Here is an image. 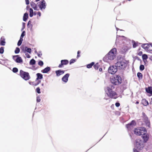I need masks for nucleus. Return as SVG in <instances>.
<instances>
[{"instance_id":"obj_2","label":"nucleus","mask_w":152,"mask_h":152,"mask_svg":"<svg viewBox=\"0 0 152 152\" xmlns=\"http://www.w3.org/2000/svg\"><path fill=\"white\" fill-rule=\"evenodd\" d=\"M117 50L115 48L111 50L110 52L104 57L103 60L106 62L113 60L115 59L116 55Z\"/></svg>"},{"instance_id":"obj_23","label":"nucleus","mask_w":152,"mask_h":152,"mask_svg":"<svg viewBox=\"0 0 152 152\" xmlns=\"http://www.w3.org/2000/svg\"><path fill=\"white\" fill-rule=\"evenodd\" d=\"M37 80L41 79L43 78L42 75L40 73H38L37 74Z\"/></svg>"},{"instance_id":"obj_60","label":"nucleus","mask_w":152,"mask_h":152,"mask_svg":"<svg viewBox=\"0 0 152 152\" xmlns=\"http://www.w3.org/2000/svg\"><path fill=\"white\" fill-rule=\"evenodd\" d=\"M44 86V84H43V83H42V86Z\"/></svg>"},{"instance_id":"obj_16","label":"nucleus","mask_w":152,"mask_h":152,"mask_svg":"<svg viewBox=\"0 0 152 152\" xmlns=\"http://www.w3.org/2000/svg\"><path fill=\"white\" fill-rule=\"evenodd\" d=\"M65 71L58 70L56 71V73L57 76H59L60 75L63 74L64 72Z\"/></svg>"},{"instance_id":"obj_37","label":"nucleus","mask_w":152,"mask_h":152,"mask_svg":"<svg viewBox=\"0 0 152 152\" xmlns=\"http://www.w3.org/2000/svg\"><path fill=\"white\" fill-rule=\"evenodd\" d=\"M4 52V48L3 47H1L0 48V53L2 54Z\"/></svg>"},{"instance_id":"obj_63","label":"nucleus","mask_w":152,"mask_h":152,"mask_svg":"<svg viewBox=\"0 0 152 152\" xmlns=\"http://www.w3.org/2000/svg\"><path fill=\"white\" fill-rule=\"evenodd\" d=\"M104 99H106V100H107V98H106L105 97V98H104Z\"/></svg>"},{"instance_id":"obj_36","label":"nucleus","mask_w":152,"mask_h":152,"mask_svg":"<svg viewBox=\"0 0 152 152\" xmlns=\"http://www.w3.org/2000/svg\"><path fill=\"white\" fill-rule=\"evenodd\" d=\"M145 69L144 66L143 65H141L140 67V69L141 71Z\"/></svg>"},{"instance_id":"obj_61","label":"nucleus","mask_w":152,"mask_h":152,"mask_svg":"<svg viewBox=\"0 0 152 152\" xmlns=\"http://www.w3.org/2000/svg\"><path fill=\"white\" fill-rule=\"evenodd\" d=\"M118 36L117 35V38H116V39H117L118 38ZM118 37H120V36H118Z\"/></svg>"},{"instance_id":"obj_48","label":"nucleus","mask_w":152,"mask_h":152,"mask_svg":"<svg viewBox=\"0 0 152 152\" xmlns=\"http://www.w3.org/2000/svg\"><path fill=\"white\" fill-rule=\"evenodd\" d=\"M26 4L27 5L28 4H29V1L28 0H26Z\"/></svg>"},{"instance_id":"obj_11","label":"nucleus","mask_w":152,"mask_h":152,"mask_svg":"<svg viewBox=\"0 0 152 152\" xmlns=\"http://www.w3.org/2000/svg\"><path fill=\"white\" fill-rule=\"evenodd\" d=\"M21 49L22 50V51L25 53L28 52L29 53H31V48H28L27 47H24L21 46L20 47Z\"/></svg>"},{"instance_id":"obj_1","label":"nucleus","mask_w":152,"mask_h":152,"mask_svg":"<svg viewBox=\"0 0 152 152\" xmlns=\"http://www.w3.org/2000/svg\"><path fill=\"white\" fill-rule=\"evenodd\" d=\"M115 87L113 85H110L105 89V92L109 97L115 99L118 97V95L114 91Z\"/></svg>"},{"instance_id":"obj_32","label":"nucleus","mask_w":152,"mask_h":152,"mask_svg":"<svg viewBox=\"0 0 152 152\" xmlns=\"http://www.w3.org/2000/svg\"><path fill=\"white\" fill-rule=\"evenodd\" d=\"M76 59H72L70 60V64H71L74 63L76 61Z\"/></svg>"},{"instance_id":"obj_7","label":"nucleus","mask_w":152,"mask_h":152,"mask_svg":"<svg viewBox=\"0 0 152 152\" xmlns=\"http://www.w3.org/2000/svg\"><path fill=\"white\" fill-rule=\"evenodd\" d=\"M20 75L23 79L26 80H28L30 78L29 73L27 72H24L22 70L20 71Z\"/></svg>"},{"instance_id":"obj_4","label":"nucleus","mask_w":152,"mask_h":152,"mask_svg":"<svg viewBox=\"0 0 152 152\" xmlns=\"http://www.w3.org/2000/svg\"><path fill=\"white\" fill-rule=\"evenodd\" d=\"M144 142L142 140L140 139H137L135 145V148L139 150H141L144 146Z\"/></svg>"},{"instance_id":"obj_57","label":"nucleus","mask_w":152,"mask_h":152,"mask_svg":"<svg viewBox=\"0 0 152 152\" xmlns=\"http://www.w3.org/2000/svg\"><path fill=\"white\" fill-rule=\"evenodd\" d=\"M139 102L138 101H137L136 103L137 104H139Z\"/></svg>"},{"instance_id":"obj_35","label":"nucleus","mask_w":152,"mask_h":152,"mask_svg":"<svg viewBox=\"0 0 152 152\" xmlns=\"http://www.w3.org/2000/svg\"><path fill=\"white\" fill-rule=\"evenodd\" d=\"M94 69L96 70L99 67V64L98 63H96V64L94 65Z\"/></svg>"},{"instance_id":"obj_28","label":"nucleus","mask_w":152,"mask_h":152,"mask_svg":"<svg viewBox=\"0 0 152 152\" xmlns=\"http://www.w3.org/2000/svg\"><path fill=\"white\" fill-rule=\"evenodd\" d=\"M137 76L139 79H142V74L140 72H138L137 73Z\"/></svg>"},{"instance_id":"obj_42","label":"nucleus","mask_w":152,"mask_h":152,"mask_svg":"<svg viewBox=\"0 0 152 152\" xmlns=\"http://www.w3.org/2000/svg\"><path fill=\"white\" fill-rule=\"evenodd\" d=\"M41 101V99L39 96H37V102H39Z\"/></svg>"},{"instance_id":"obj_52","label":"nucleus","mask_w":152,"mask_h":152,"mask_svg":"<svg viewBox=\"0 0 152 152\" xmlns=\"http://www.w3.org/2000/svg\"><path fill=\"white\" fill-rule=\"evenodd\" d=\"M120 37H122L124 39H125L126 38L125 37H124V36H120Z\"/></svg>"},{"instance_id":"obj_8","label":"nucleus","mask_w":152,"mask_h":152,"mask_svg":"<svg viewBox=\"0 0 152 152\" xmlns=\"http://www.w3.org/2000/svg\"><path fill=\"white\" fill-rule=\"evenodd\" d=\"M37 5L40 9L43 11V10H45L46 8V4L44 0H42L37 3Z\"/></svg>"},{"instance_id":"obj_44","label":"nucleus","mask_w":152,"mask_h":152,"mask_svg":"<svg viewBox=\"0 0 152 152\" xmlns=\"http://www.w3.org/2000/svg\"><path fill=\"white\" fill-rule=\"evenodd\" d=\"M25 55H26V56L27 58H29L31 57V56H30V55L29 54H28L27 53H25Z\"/></svg>"},{"instance_id":"obj_39","label":"nucleus","mask_w":152,"mask_h":152,"mask_svg":"<svg viewBox=\"0 0 152 152\" xmlns=\"http://www.w3.org/2000/svg\"><path fill=\"white\" fill-rule=\"evenodd\" d=\"M137 43L134 42L133 44V48H135L137 46Z\"/></svg>"},{"instance_id":"obj_49","label":"nucleus","mask_w":152,"mask_h":152,"mask_svg":"<svg viewBox=\"0 0 152 152\" xmlns=\"http://www.w3.org/2000/svg\"><path fill=\"white\" fill-rule=\"evenodd\" d=\"M37 14L39 15V16H40L41 15V13L39 12H38Z\"/></svg>"},{"instance_id":"obj_22","label":"nucleus","mask_w":152,"mask_h":152,"mask_svg":"<svg viewBox=\"0 0 152 152\" xmlns=\"http://www.w3.org/2000/svg\"><path fill=\"white\" fill-rule=\"evenodd\" d=\"M28 17V14L27 13H25L23 15V20L24 21H26Z\"/></svg>"},{"instance_id":"obj_30","label":"nucleus","mask_w":152,"mask_h":152,"mask_svg":"<svg viewBox=\"0 0 152 152\" xmlns=\"http://www.w3.org/2000/svg\"><path fill=\"white\" fill-rule=\"evenodd\" d=\"M145 123L146 125L148 127H150V124L149 121L148 120L146 121H145Z\"/></svg>"},{"instance_id":"obj_33","label":"nucleus","mask_w":152,"mask_h":152,"mask_svg":"<svg viewBox=\"0 0 152 152\" xmlns=\"http://www.w3.org/2000/svg\"><path fill=\"white\" fill-rule=\"evenodd\" d=\"M43 62L42 61H39L38 63V65L40 66H42L43 65Z\"/></svg>"},{"instance_id":"obj_21","label":"nucleus","mask_w":152,"mask_h":152,"mask_svg":"<svg viewBox=\"0 0 152 152\" xmlns=\"http://www.w3.org/2000/svg\"><path fill=\"white\" fill-rule=\"evenodd\" d=\"M17 63H21L22 62L23 60L20 57H18L15 59V61Z\"/></svg>"},{"instance_id":"obj_46","label":"nucleus","mask_w":152,"mask_h":152,"mask_svg":"<svg viewBox=\"0 0 152 152\" xmlns=\"http://www.w3.org/2000/svg\"><path fill=\"white\" fill-rule=\"evenodd\" d=\"M144 122H145V121H146L148 120V118L146 116H144Z\"/></svg>"},{"instance_id":"obj_55","label":"nucleus","mask_w":152,"mask_h":152,"mask_svg":"<svg viewBox=\"0 0 152 152\" xmlns=\"http://www.w3.org/2000/svg\"><path fill=\"white\" fill-rule=\"evenodd\" d=\"M80 56V55H79L78 54H77V58H78Z\"/></svg>"},{"instance_id":"obj_27","label":"nucleus","mask_w":152,"mask_h":152,"mask_svg":"<svg viewBox=\"0 0 152 152\" xmlns=\"http://www.w3.org/2000/svg\"><path fill=\"white\" fill-rule=\"evenodd\" d=\"M94 64V62H92L91 63L88 64L87 66V67L88 68H90Z\"/></svg>"},{"instance_id":"obj_53","label":"nucleus","mask_w":152,"mask_h":152,"mask_svg":"<svg viewBox=\"0 0 152 152\" xmlns=\"http://www.w3.org/2000/svg\"><path fill=\"white\" fill-rule=\"evenodd\" d=\"M37 14V12H34V15H36V14Z\"/></svg>"},{"instance_id":"obj_5","label":"nucleus","mask_w":152,"mask_h":152,"mask_svg":"<svg viewBox=\"0 0 152 152\" xmlns=\"http://www.w3.org/2000/svg\"><path fill=\"white\" fill-rule=\"evenodd\" d=\"M110 81L112 83L115 85H117L120 84L121 83L122 80L120 76L116 75L111 79Z\"/></svg>"},{"instance_id":"obj_12","label":"nucleus","mask_w":152,"mask_h":152,"mask_svg":"<svg viewBox=\"0 0 152 152\" xmlns=\"http://www.w3.org/2000/svg\"><path fill=\"white\" fill-rule=\"evenodd\" d=\"M142 135V137L144 140L143 142H146L149 138V134L146 133H143Z\"/></svg>"},{"instance_id":"obj_34","label":"nucleus","mask_w":152,"mask_h":152,"mask_svg":"<svg viewBox=\"0 0 152 152\" xmlns=\"http://www.w3.org/2000/svg\"><path fill=\"white\" fill-rule=\"evenodd\" d=\"M37 54L39 57H40L42 55V51H39L38 53H37Z\"/></svg>"},{"instance_id":"obj_41","label":"nucleus","mask_w":152,"mask_h":152,"mask_svg":"<svg viewBox=\"0 0 152 152\" xmlns=\"http://www.w3.org/2000/svg\"><path fill=\"white\" fill-rule=\"evenodd\" d=\"M36 91L38 93V94H40V89L39 88V87H37L36 89Z\"/></svg>"},{"instance_id":"obj_6","label":"nucleus","mask_w":152,"mask_h":152,"mask_svg":"<svg viewBox=\"0 0 152 152\" xmlns=\"http://www.w3.org/2000/svg\"><path fill=\"white\" fill-rule=\"evenodd\" d=\"M146 129L144 127H140L135 129L134 134L137 135H142L144 132H146Z\"/></svg>"},{"instance_id":"obj_17","label":"nucleus","mask_w":152,"mask_h":152,"mask_svg":"<svg viewBox=\"0 0 152 152\" xmlns=\"http://www.w3.org/2000/svg\"><path fill=\"white\" fill-rule=\"evenodd\" d=\"M5 39L4 37H2L0 40V44L1 45L4 46L5 45Z\"/></svg>"},{"instance_id":"obj_54","label":"nucleus","mask_w":152,"mask_h":152,"mask_svg":"<svg viewBox=\"0 0 152 152\" xmlns=\"http://www.w3.org/2000/svg\"><path fill=\"white\" fill-rule=\"evenodd\" d=\"M99 70L100 71H101L102 70V69L101 68H100L99 69Z\"/></svg>"},{"instance_id":"obj_14","label":"nucleus","mask_w":152,"mask_h":152,"mask_svg":"<svg viewBox=\"0 0 152 152\" xmlns=\"http://www.w3.org/2000/svg\"><path fill=\"white\" fill-rule=\"evenodd\" d=\"M69 74L68 73L66 74L62 78V80L65 83H66L68 81V78L69 77Z\"/></svg>"},{"instance_id":"obj_50","label":"nucleus","mask_w":152,"mask_h":152,"mask_svg":"<svg viewBox=\"0 0 152 152\" xmlns=\"http://www.w3.org/2000/svg\"><path fill=\"white\" fill-rule=\"evenodd\" d=\"M23 37H20V39H19V40H20V41L22 42V41H23Z\"/></svg>"},{"instance_id":"obj_24","label":"nucleus","mask_w":152,"mask_h":152,"mask_svg":"<svg viewBox=\"0 0 152 152\" xmlns=\"http://www.w3.org/2000/svg\"><path fill=\"white\" fill-rule=\"evenodd\" d=\"M30 10V14L29 16L30 17H33V15H34V12L33 10L32 9L30 8L29 9Z\"/></svg>"},{"instance_id":"obj_38","label":"nucleus","mask_w":152,"mask_h":152,"mask_svg":"<svg viewBox=\"0 0 152 152\" xmlns=\"http://www.w3.org/2000/svg\"><path fill=\"white\" fill-rule=\"evenodd\" d=\"M18 69L17 68H14L12 69V71L15 73L17 72H18Z\"/></svg>"},{"instance_id":"obj_43","label":"nucleus","mask_w":152,"mask_h":152,"mask_svg":"<svg viewBox=\"0 0 152 152\" xmlns=\"http://www.w3.org/2000/svg\"><path fill=\"white\" fill-rule=\"evenodd\" d=\"M18 56V55L14 56H13L12 58L15 61V59Z\"/></svg>"},{"instance_id":"obj_51","label":"nucleus","mask_w":152,"mask_h":152,"mask_svg":"<svg viewBox=\"0 0 152 152\" xmlns=\"http://www.w3.org/2000/svg\"><path fill=\"white\" fill-rule=\"evenodd\" d=\"M30 23H31V21H29L28 22V24H27V26H28V27H29V26H29V24Z\"/></svg>"},{"instance_id":"obj_13","label":"nucleus","mask_w":152,"mask_h":152,"mask_svg":"<svg viewBox=\"0 0 152 152\" xmlns=\"http://www.w3.org/2000/svg\"><path fill=\"white\" fill-rule=\"evenodd\" d=\"M69 61L67 60H63L61 61V63L58 66V67L61 68L64 65H67L68 64Z\"/></svg>"},{"instance_id":"obj_20","label":"nucleus","mask_w":152,"mask_h":152,"mask_svg":"<svg viewBox=\"0 0 152 152\" xmlns=\"http://www.w3.org/2000/svg\"><path fill=\"white\" fill-rule=\"evenodd\" d=\"M146 91L147 93L152 94V87H150L146 88Z\"/></svg>"},{"instance_id":"obj_19","label":"nucleus","mask_w":152,"mask_h":152,"mask_svg":"<svg viewBox=\"0 0 152 152\" xmlns=\"http://www.w3.org/2000/svg\"><path fill=\"white\" fill-rule=\"evenodd\" d=\"M145 46L144 48L145 49H148L149 50H152V45H147L146 44H144V46Z\"/></svg>"},{"instance_id":"obj_18","label":"nucleus","mask_w":152,"mask_h":152,"mask_svg":"<svg viewBox=\"0 0 152 152\" xmlns=\"http://www.w3.org/2000/svg\"><path fill=\"white\" fill-rule=\"evenodd\" d=\"M50 68L49 67H47L42 70V72L43 73H47L49 72Z\"/></svg>"},{"instance_id":"obj_59","label":"nucleus","mask_w":152,"mask_h":152,"mask_svg":"<svg viewBox=\"0 0 152 152\" xmlns=\"http://www.w3.org/2000/svg\"><path fill=\"white\" fill-rule=\"evenodd\" d=\"M35 53H36L37 54V53H38V52H37V51L36 50H35Z\"/></svg>"},{"instance_id":"obj_9","label":"nucleus","mask_w":152,"mask_h":152,"mask_svg":"<svg viewBox=\"0 0 152 152\" xmlns=\"http://www.w3.org/2000/svg\"><path fill=\"white\" fill-rule=\"evenodd\" d=\"M118 69L115 65V66H110L109 68L108 72L111 74H114L117 71Z\"/></svg>"},{"instance_id":"obj_31","label":"nucleus","mask_w":152,"mask_h":152,"mask_svg":"<svg viewBox=\"0 0 152 152\" xmlns=\"http://www.w3.org/2000/svg\"><path fill=\"white\" fill-rule=\"evenodd\" d=\"M20 51V50L19 48L17 47L16 48V49L15 51V53H18Z\"/></svg>"},{"instance_id":"obj_15","label":"nucleus","mask_w":152,"mask_h":152,"mask_svg":"<svg viewBox=\"0 0 152 152\" xmlns=\"http://www.w3.org/2000/svg\"><path fill=\"white\" fill-rule=\"evenodd\" d=\"M31 6V7L33 8L34 10H38L39 9L38 8L37 5L34 2L31 1L30 3Z\"/></svg>"},{"instance_id":"obj_45","label":"nucleus","mask_w":152,"mask_h":152,"mask_svg":"<svg viewBox=\"0 0 152 152\" xmlns=\"http://www.w3.org/2000/svg\"><path fill=\"white\" fill-rule=\"evenodd\" d=\"M22 42L20 41V40H19L18 42V46H20L21 45V44H22Z\"/></svg>"},{"instance_id":"obj_26","label":"nucleus","mask_w":152,"mask_h":152,"mask_svg":"<svg viewBox=\"0 0 152 152\" xmlns=\"http://www.w3.org/2000/svg\"><path fill=\"white\" fill-rule=\"evenodd\" d=\"M143 104L145 106H147L148 105V101L145 99H143L142 101Z\"/></svg>"},{"instance_id":"obj_29","label":"nucleus","mask_w":152,"mask_h":152,"mask_svg":"<svg viewBox=\"0 0 152 152\" xmlns=\"http://www.w3.org/2000/svg\"><path fill=\"white\" fill-rule=\"evenodd\" d=\"M148 58L147 55L146 54H144L142 56V58L143 60H146Z\"/></svg>"},{"instance_id":"obj_47","label":"nucleus","mask_w":152,"mask_h":152,"mask_svg":"<svg viewBox=\"0 0 152 152\" xmlns=\"http://www.w3.org/2000/svg\"><path fill=\"white\" fill-rule=\"evenodd\" d=\"M115 105L116 107H118L120 105V104L118 102H116L115 104Z\"/></svg>"},{"instance_id":"obj_56","label":"nucleus","mask_w":152,"mask_h":152,"mask_svg":"<svg viewBox=\"0 0 152 152\" xmlns=\"http://www.w3.org/2000/svg\"><path fill=\"white\" fill-rule=\"evenodd\" d=\"M80 53V51H78V52H77V54H79Z\"/></svg>"},{"instance_id":"obj_10","label":"nucleus","mask_w":152,"mask_h":152,"mask_svg":"<svg viewBox=\"0 0 152 152\" xmlns=\"http://www.w3.org/2000/svg\"><path fill=\"white\" fill-rule=\"evenodd\" d=\"M136 125V123L135 121H132L131 123L126 125V127L129 130H131L133 129V127Z\"/></svg>"},{"instance_id":"obj_25","label":"nucleus","mask_w":152,"mask_h":152,"mask_svg":"<svg viewBox=\"0 0 152 152\" xmlns=\"http://www.w3.org/2000/svg\"><path fill=\"white\" fill-rule=\"evenodd\" d=\"M36 61L34 59H31L30 61V64L31 65H33L35 64Z\"/></svg>"},{"instance_id":"obj_64","label":"nucleus","mask_w":152,"mask_h":152,"mask_svg":"<svg viewBox=\"0 0 152 152\" xmlns=\"http://www.w3.org/2000/svg\"><path fill=\"white\" fill-rule=\"evenodd\" d=\"M25 24L24 23H23V24Z\"/></svg>"},{"instance_id":"obj_40","label":"nucleus","mask_w":152,"mask_h":152,"mask_svg":"<svg viewBox=\"0 0 152 152\" xmlns=\"http://www.w3.org/2000/svg\"><path fill=\"white\" fill-rule=\"evenodd\" d=\"M25 31H23L20 37L23 38L25 35Z\"/></svg>"},{"instance_id":"obj_3","label":"nucleus","mask_w":152,"mask_h":152,"mask_svg":"<svg viewBox=\"0 0 152 152\" xmlns=\"http://www.w3.org/2000/svg\"><path fill=\"white\" fill-rule=\"evenodd\" d=\"M115 66L119 69H124L126 67L127 64L125 60H118L115 64Z\"/></svg>"},{"instance_id":"obj_62","label":"nucleus","mask_w":152,"mask_h":152,"mask_svg":"<svg viewBox=\"0 0 152 152\" xmlns=\"http://www.w3.org/2000/svg\"><path fill=\"white\" fill-rule=\"evenodd\" d=\"M151 59L152 60V56H151Z\"/></svg>"},{"instance_id":"obj_58","label":"nucleus","mask_w":152,"mask_h":152,"mask_svg":"<svg viewBox=\"0 0 152 152\" xmlns=\"http://www.w3.org/2000/svg\"><path fill=\"white\" fill-rule=\"evenodd\" d=\"M116 30H117V31H118V30H119V28H116Z\"/></svg>"}]
</instances>
